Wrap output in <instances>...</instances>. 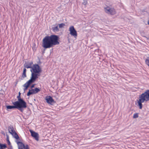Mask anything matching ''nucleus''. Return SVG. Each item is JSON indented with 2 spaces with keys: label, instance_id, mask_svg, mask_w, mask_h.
<instances>
[{
  "label": "nucleus",
  "instance_id": "19",
  "mask_svg": "<svg viewBox=\"0 0 149 149\" xmlns=\"http://www.w3.org/2000/svg\"><path fill=\"white\" fill-rule=\"evenodd\" d=\"M88 3V2L87 0H83V2L82 3V4L84 5V6H86Z\"/></svg>",
  "mask_w": 149,
  "mask_h": 149
},
{
  "label": "nucleus",
  "instance_id": "24",
  "mask_svg": "<svg viewBox=\"0 0 149 149\" xmlns=\"http://www.w3.org/2000/svg\"><path fill=\"white\" fill-rule=\"evenodd\" d=\"M26 69L25 68L24 69L23 72L26 73Z\"/></svg>",
  "mask_w": 149,
  "mask_h": 149
},
{
  "label": "nucleus",
  "instance_id": "2",
  "mask_svg": "<svg viewBox=\"0 0 149 149\" xmlns=\"http://www.w3.org/2000/svg\"><path fill=\"white\" fill-rule=\"evenodd\" d=\"M31 74L30 79L35 81L40 75V73L41 72V69L38 65H34L31 69Z\"/></svg>",
  "mask_w": 149,
  "mask_h": 149
},
{
  "label": "nucleus",
  "instance_id": "4",
  "mask_svg": "<svg viewBox=\"0 0 149 149\" xmlns=\"http://www.w3.org/2000/svg\"><path fill=\"white\" fill-rule=\"evenodd\" d=\"M13 104L15 105L17 109H18L21 112L23 111V109L26 107V102L22 99H19L17 101L13 102Z\"/></svg>",
  "mask_w": 149,
  "mask_h": 149
},
{
  "label": "nucleus",
  "instance_id": "25",
  "mask_svg": "<svg viewBox=\"0 0 149 149\" xmlns=\"http://www.w3.org/2000/svg\"><path fill=\"white\" fill-rule=\"evenodd\" d=\"M17 98H18V101H19V99H21V98H20V95H19L17 97Z\"/></svg>",
  "mask_w": 149,
  "mask_h": 149
},
{
  "label": "nucleus",
  "instance_id": "6",
  "mask_svg": "<svg viewBox=\"0 0 149 149\" xmlns=\"http://www.w3.org/2000/svg\"><path fill=\"white\" fill-rule=\"evenodd\" d=\"M69 31H70V34L72 36H73L74 38H76L77 36V31L74 28L73 26H71L69 27Z\"/></svg>",
  "mask_w": 149,
  "mask_h": 149
},
{
  "label": "nucleus",
  "instance_id": "27",
  "mask_svg": "<svg viewBox=\"0 0 149 149\" xmlns=\"http://www.w3.org/2000/svg\"><path fill=\"white\" fill-rule=\"evenodd\" d=\"M148 25H149V20H148Z\"/></svg>",
  "mask_w": 149,
  "mask_h": 149
},
{
  "label": "nucleus",
  "instance_id": "18",
  "mask_svg": "<svg viewBox=\"0 0 149 149\" xmlns=\"http://www.w3.org/2000/svg\"><path fill=\"white\" fill-rule=\"evenodd\" d=\"M65 25V24L64 23L60 24H59V27L60 28H63Z\"/></svg>",
  "mask_w": 149,
  "mask_h": 149
},
{
  "label": "nucleus",
  "instance_id": "8",
  "mask_svg": "<svg viewBox=\"0 0 149 149\" xmlns=\"http://www.w3.org/2000/svg\"><path fill=\"white\" fill-rule=\"evenodd\" d=\"M8 131L9 133L12 135L16 139H19V137L18 136L15 132L13 127H9L8 128Z\"/></svg>",
  "mask_w": 149,
  "mask_h": 149
},
{
  "label": "nucleus",
  "instance_id": "7",
  "mask_svg": "<svg viewBox=\"0 0 149 149\" xmlns=\"http://www.w3.org/2000/svg\"><path fill=\"white\" fill-rule=\"evenodd\" d=\"M18 146V149H29V146L27 145H24L22 142L16 141Z\"/></svg>",
  "mask_w": 149,
  "mask_h": 149
},
{
  "label": "nucleus",
  "instance_id": "26",
  "mask_svg": "<svg viewBox=\"0 0 149 149\" xmlns=\"http://www.w3.org/2000/svg\"><path fill=\"white\" fill-rule=\"evenodd\" d=\"M34 85H32L31 86V88H33L34 87Z\"/></svg>",
  "mask_w": 149,
  "mask_h": 149
},
{
  "label": "nucleus",
  "instance_id": "3",
  "mask_svg": "<svg viewBox=\"0 0 149 149\" xmlns=\"http://www.w3.org/2000/svg\"><path fill=\"white\" fill-rule=\"evenodd\" d=\"M149 100V90H147L144 93H142L139 97V100L138 101L139 108L141 109L142 108V103L146 102Z\"/></svg>",
  "mask_w": 149,
  "mask_h": 149
},
{
  "label": "nucleus",
  "instance_id": "22",
  "mask_svg": "<svg viewBox=\"0 0 149 149\" xmlns=\"http://www.w3.org/2000/svg\"><path fill=\"white\" fill-rule=\"evenodd\" d=\"M7 141H8V144L9 145H10V143L9 141V138L8 136H7Z\"/></svg>",
  "mask_w": 149,
  "mask_h": 149
},
{
  "label": "nucleus",
  "instance_id": "12",
  "mask_svg": "<svg viewBox=\"0 0 149 149\" xmlns=\"http://www.w3.org/2000/svg\"><path fill=\"white\" fill-rule=\"evenodd\" d=\"M33 65V63L32 62H30L25 64L24 65V67L25 68H31V69Z\"/></svg>",
  "mask_w": 149,
  "mask_h": 149
},
{
  "label": "nucleus",
  "instance_id": "28",
  "mask_svg": "<svg viewBox=\"0 0 149 149\" xmlns=\"http://www.w3.org/2000/svg\"><path fill=\"white\" fill-rule=\"evenodd\" d=\"M20 95V92H19V95Z\"/></svg>",
  "mask_w": 149,
  "mask_h": 149
},
{
  "label": "nucleus",
  "instance_id": "17",
  "mask_svg": "<svg viewBox=\"0 0 149 149\" xmlns=\"http://www.w3.org/2000/svg\"><path fill=\"white\" fill-rule=\"evenodd\" d=\"M0 148H6V145L5 144H0Z\"/></svg>",
  "mask_w": 149,
  "mask_h": 149
},
{
  "label": "nucleus",
  "instance_id": "20",
  "mask_svg": "<svg viewBox=\"0 0 149 149\" xmlns=\"http://www.w3.org/2000/svg\"><path fill=\"white\" fill-rule=\"evenodd\" d=\"M40 91V89H39L38 88H36L35 89H34V91L35 92V94L37 93Z\"/></svg>",
  "mask_w": 149,
  "mask_h": 149
},
{
  "label": "nucleus",
  "instance_id": "14",
  "mask_svg": "<svg viewBox=\"0 0 149 149\" xmlns=\"http://www.w3.org/2000/svg\"><path fill=\"white\" fill-rule=\"evenodd\" d=\"M7 109H13L16 108L15 105L14 106H6Z\"/></svg>",
  "mask_w": 149,
  "mask_h": 149
},
{
  "label": "nucleus",
  "instance_id": "11",
  "mask_svg": "<svg viewBox=\"0 0 149 149\" xmlns=\"http://www.w3.org/2000/svg\"><path fill=\"white\" fill-rule=\"evenodd\" d=\"M47 102L49 104H51L54 102V100L52 97L49 96H47L45 98Z\"/></svg>",
  "mask_w": 149,
  "mask_h": 149
},
{
  "label": "nucleus",
  "instance_id": "10",
  "mask_svg": "<svg viewBox=\"0 0 149 149\" xmlns=\"http://www.w3.org/2000/svg\"><path fill=\"white\" fill-rule=\"evenodd\" d=\"M34 82V81L30 79L23 86L24 87V91L25 92L27 89L28 87L31 84Z\"/></svg>",
  "mask_w": 149,
  "mask_h": 149
},
{
  "label": "nucleus",
  "instance_id": "13",
  "mask_svg": "<svg viewBox=\"0 0 149 149\" xmlns=\"http://www.w3.org/2000/svg\"><path fill=\"white\" fill-rule=\"evenodd\" d=\"M34 94H35L34 89H31V90H29V92L27 94V95L28 96H29L30 95Z\"/></svg>",
  "mask_w": 149,
  "mask_h": 149
},
{
  "label": "nucleus",
  "instance_id": "23",
  "mask_svg": "<svg viewBox=\"0 0 149 149\" xmlns=\"http://www.w3.org/2000/svg\"><path fill=\"white\" fill-rule=\"evenodd\" d=\"M22 77L23 78L26 77V73L25 72H23L22 74Z\"/></svg>",
  "mask_w": 149,
  "mask_h": 149
},
{
  "label": "nucleus",
  "instance_id": "9",
  "mask_svg": "<svg viewBox=\"0 0 149 149\" xmlns=\"http://www.w3.org/2000/svg\"><path fill=\"white\" fill-rule=\"evenodd\" d=\"M29 131L31 133V136L37 141H38L39 140V134H38L32 130H30Z\"/></svg>",
  "mask_w": 149,
  "mask_h": 149
},
{
  "label": "nucleus",
  "instance_id": "15",
  "mask_svg": "<svg viewBox=\"0 0 149 149\" xmlns=\"http://www.w3.org/2000/svg\"><path fill=\"white\" fill-rule=\"evenodd\" d=\"M52 30L54 32H58L59 31V29L58 28V26H56L53 27L52 28Z\"/></svg>",
  "mask_w": 149,
  "mask_h": 149
},
{
  "label": "nucleus",
  "instance_id": "21",
  "mask_svg": "<svg viewBox=\"0 0 149 149\" xmlns=\"http://www.w3.org/2000/svg\"><path fill=\"white\" fill-rule=\"evenodd\" d=\"M138 117V114L137 113H135L134 114L133 118H136Z\"/></svg>",
  "mask_w": 149,
  "mask_h": 149
},
{
  "label": "nucleus",
  "instance_id": "16",
  "mask_svg": "<svg viewBox=\"0 0 149 149\" xmlns=\"http://www.w3.org/2000/svg\"><path fill=\"white\" fill-rule=\"evenodd\" d=\"M146 64L149 66V56L148 57L146 60Z\"/></svg>",
  "mask_w": 149,
  "mask_h": 149
},
{
  "label": "nucleus",
  "instance_id": "1",
  "mask_svg": "<svg viewBox=\"0 0 149 149\" xmlns=\"http://www.w3.org/2000/svg\"><path fill=\"white\" fill-rule=\"evenodd\" d=\"M58 37L56 35L46 36L42 40V46L45 48H49L54 45H58Z\"/></svg>",
  "mask_w": 149,
  "mask_h": 149
},
{
  "label": "nucleus",
  "instance_id": "5",
  "mask_svg": "<svg viewBox=\"0 0 149 149\" xmlns=\"http://www.w3.org/2000/svg\"><path fill=\"white\" fill-rule=\"evenodd\" d=\"M104 8V11L108 14L114 15L116 14V10L111 6L106 5Z\"/></svg>",
  "mask_w": 149,
  "mask_h": 149
}]
</instances>
